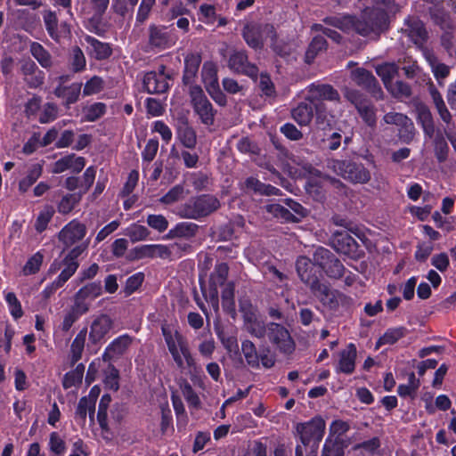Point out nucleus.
I'll return each instance as SVG.
<instances>
[{
	"instance_id": "nucleus-1",
	"label": "nucleus",
	"mask_w": 456,
	"mask_h": 456,
	"mask_svg": "<svg viewBox=\"0 0 456 456\" xmlns=\"http://www.w3.org/2000/svg\"><path fill=\"white\" fill-rule=\"evenodd\" d=\"M374 6L367 7L361 19L355 20L354 17L346 14H335L325 17L322 21L324 24L340 29L343 32H349L354 29L362 37H373L375 38L387 29L388 17L387 12H395L398 6L391 0H372Z\"/></svg>"
},
{
	"instance_id": "nucleus-2",
	"label": "nucleus",
	"mask_w": 456,
	"mask_h": 456,
	"mask_svg": "<svg viewBox=\"0 0 456 456\" xmlns=\"http://www.w3.org/2000/svg\"><path fill=\"white\" fill-rule=\"evenodd\" d=\"M221 208L218 198L213 194H200L191 197L177 207L176 214L186 219L200 220L217 211Z\"/></svg>"
},
{
	"instance_id": "nucleus-3",
	"label": "nucleus",
	"mask_w": 456,
	"mask_h": 456,
	"mask_svg": "<svg viewBox=\"0 0 456 456\" xmlns=\"http://www.w3.org/2000/svg\"><path fill=\"white\" fill-rule=\"evenodd\" d=\"M161 331L168 351L176 362L177 367L181 369L194 367V360L184 337L178 330H173L169 325H162Z\"/></svg>"
},
{
	"instance_id": "nucleus-4",
	"label": "nucleus",
	"mask_w": 456,
	"mask_h": 456,
	"mask_svg": "<svg viewBox=\"0 0 456 456\" xmlns=\"http://www.w3.org/2000/svg\"><path fill=\"white\" fill-rule=\"evenodd\" d=\"M326 423L321 416H315L307 422L298 423L296 426V433L301 444H297L295 456H304V446L312 443L311 447L317 446L325 433Z\"/></svg>"
},
{
	"instance_id": "nucleus-5",
	"label": "nucleus",
	"mask_w": 456,
	"mask_h": 456,
	"mask_svg": "<svg viewBox=\"0 0 456 456\" xmlns=\"http://www.w3.org/2000/svg\"><path fill=\"white\" fill-rule=\"evenodd\" d=\"M327 167L336 175L353 183H367L370 180V171L360 162L330 159Z\"/></svg>"
},
{
	"instance_id": "nucleus-6",
	"label": "nucleus",
	"mask_w": 456,
	"mask_h": 456,
	"mask_svg": "<svg viewBox=\"0 0 456 456\" xmlns=\"http://www.w3.org/2000/svg\"><path fill=\"white\" fill-rule=\"evenodd\" d=\"M241 35L246 44L254 50L263 49L265 41L268 38L274 44L277 37L274 27L269 23H247Z\"/></svg>"
},
{
	"instance_id": "nucleus-7",
	"label": "nucleus",
	"mask_w": 456,
	"mask_h": 456,
	"mask_svg": "<svg viewBox=\"0 0 456 456\" xmlns=\"http://www.w3.org/2000/svg\"><path fill=\"white\" fill-rule=\"evenodd\" d=\"M241 352L247 364L250 368L258 369L262 367L271 369L274 367L276 354L268 346H263L257 351L252 341L245 339L241 343Z\"/></svg>"
},
{
	"instance_id": "nucleus-8",
	"label": "nucleus",
	"mask_w": 456,
	"mask_h": 456,
	"mask_svg": "<svg viewBox=\"0 0 456 456\" xmlns=\"http://www.w3.org/2000/svg\"><path fill=\"white\" fill-rule=\"evenodd\" d=\"M190 97L194 112L199 116L201 123L212 126L215 122L216 111L209 102L202 88L199 86L190 87Z\"/></svg>"
},
{
	"instance_id": "nucleus-9",
	"label": "nucleus",
	"mask_w": 456,
	"mask_h": 456,
	"mask_svg": "<svg viewBox=\"0 0 456 456\" xmlns=\"http://www.w3.org/2000/svg\"><path fill=\"white\" fill-rule=\"evenodd\" d=\"M266 336L281 354L289 356L295 351L296 344L289 331L283 325L276 322L268 323Z\"/></svg>"
},
{
	"instance_id": "nucleus-10",
	"label": "nucleus",
	"mask_w": 456,
	"mask_h": 456,
	"mask_svg": "<svg viewBox=\"0 0 456 456\" xmlns=\"http://www.w3.org/2000/svg\"><path fill=\"white\" fill-rule=\"evenodd\" d=\"M350 77L359 86L377 101L384 99V92L371 71L364 68H356L351 71Z\"/></svg>"
},
{
	"instance_id": "nucleus-11",
	"label": "nucleus",
	"mask_w": 456,
	"mask_h": 456,
	"mask_svg": "<svg viewBox=\"0 0 456 456\" xmlns=\"http://www.w3.org/2000/svg\"><path fill=\"white\" fill-rule=\"evenodd\" d=\"M177 37L167 27L151 24L148 28V45L151 49L165 50L172 47Z\"/></svg>"
},
{
	"instance_id": "nucleus-12",
	"label": "nucleus",
	"mask_w": 456,
	"mask_h": 456,
	"mask_svg": "<svg viewBox=\"0 0 456 456\" xmlns=\"http://www.w3.org/2000/svg\"><path fill=\"white\" fill-rule=\"evenodd\" d=\"M228 68L234 73L247 76L252 79H256L258 76V68L256 65L248 61V56L246 50H234L228 59Z\"/></svg>"
},
{
	"instance_id": "nucleus-13",
	"label": "nucleus",
	"mask_w": 456,
	"mask_h": 456,
	"mask_svg": "<svg viewBox=\"0 0 456 456\" xmlns=\"http://www.w3.org/2000/svg\"><path fill=\"white\" fill-rule=\"evenodd\" d=\"M307 100L311 101L314 105L320 103L322 105V113L325 111L323 101L339 102L340 95L337 89L328 84H312L309 86Z\"/></svg>"
},
{
	"instance_id": "nucleus-14",
	"label": "nucleus",
	"mask_w": 456,
	"mask_h": 456,
	"mask_svg": "<svg viewBox=\"0 0 456 456\" xmlns=\"http://www.w3.org/2000/svg\"><path fill=\"white\" fill-rule=\"evenodd\" d=\"M296 267L301 281L306 284L312 291L321 284L319 279L321 272L309 258L305 256L298 257Z\"/></svg>"
},
{
	"instance_id": "nucleus-15",
	"label": "nucleus",
	"mask_w": 456,
	"mask_h": 456,
	"mask_svg": "<svg viewBox=\"0 0 456 456\" xmlns=\"http://www.w3.org/2000/svg\"><path fill=\"white\" fill-rule=\"evenodd\" d=\"M322 105L318 103L314 105L311 101L305 97L304 102H299L295 108L291 110L292 118L301 126L310 125L314 118V110H315L317 118L322 114Z\"/></svg>"
},
{
	"instance_id": "nucleus-16",
	"label": "nucleus",
	"mask_w": 456,
	"mask_h": 456,
	"mask_svg": "<svg viewBox=\"0 0 456 456\" xmlns=\"http://www.w3.org/2000/svg\"><path fill=\"white\" fill-rule=\"evenodd\" d=\"M86 234V227L77 220H72L67 224L59 233V240L69 248L81 241Z\"/></svg>"
},
{
	"instance_id": "nucleus-17",
	"label": "nucleus",
	"mask_w": 456,
	"mask_h": 456,
	"mask_svg": "<svg viewBox=\"0 0 456 456\" xmlns=\"http://www.w3.org/2000/svg\"><path fill=\"white\" fill-rule=\"evenodd\" d=\"M85 166L86 159L84 157L70 153L56 160L52 172L53 174H61L66 170H70L72 173L78 174L84 169Z\"/></svg>"
},
{
	"instance_id": "nucleus-18",
	"label": "nucleus",
	"mask_w": 456,
	"mask_h": 456,
	"mask_svg": "<svg viewBox=\"0 0 456 456\" xmlns=\"http://www.w3.org/2000/svg\"><path fill=\"white\" fill-rule=\"evenodd\" d=\"M332 246L340 254L354 257L358 249L357 241L347 232H337L332 239Z\"/></svg>"
},
{
	"instance_id": "nucleus-19",
	"label": "nucleus",
	"mask_w": 456,
	"mask_h": 456,
	"mask_svg": "<svg viewBox=\"0 0 456 456\" xmlns=\"http://www.w3.org/2000/svg\"><path fill=\"white\" fill-rule=\"evenodd\" d=\"M169 78L168 75L157 74V71L147 72L142 80L143 87L151 94L166 93L169 88L167 82Z\"/></svg>"
},
{
	"instance_id": "nucleus-20",
	"label": "nucleus",
	"mask_w": 456,
	"mask_h": 456,
	"mask_svg": "<svg viewBox=\"0 0 456 456\" xmlns=\"http://www.w3.org/2000/svg\"><path fill=\"white\" fill-rule=\"evenodd\" d=\"M112 325V320L109 315L102 314L98 316L91 324L89 342L94 345L100 343L110 332Z\"/></svg>"
},
{
	"instance_id": "nucleus-21",
	"label": "nucleus",
	"mask_w": 456,
	"mask_h": 456,
	"mask_svg": "<svg viewBox=\"0 0 456 456\" xmlns=\"http://www.w3.org/2000/svg\"><path fill=\"white\" fill-rule=\"evenodd\" d=\"M131 344L130 336L125 334L118 337L106 347L102 360L109 362L115 361L126 352Z\"/></svg>"
},
{
	"instance_id": "nucleus-22",
	"label": "nucleus",
	"mask_w": 456,
	"mask_h": 456,
	"mask_svg": "<svg viewBox=\"0 0 456 456\" xmlns=\"http://www.w3.org/2000/svg\"><path fill=\"white\" fill-rule=\"evenodd\" d=\"M175 248V245L167 246L161 244H151V245H142L140 247H136L134 250L135 253V258L141 259L144 257H160V258H168L172 254V249Z\"/></svg>"
},
{
	"instance_id": "nucleus-23",
	"label": "nucleus",
	"mask_w": 456,
	"mask_h": 456,
	"mask_svg": "<svg viewBox=\"0 0 456 456\" xmlns=\"http://www.w3.org/2000/svg\"><path fill=\"white\" fill-rule=\"evenodd\" d=\"M430 19L443 30H453L454 24L450 13L444 9L440 2L432 3L428 8Z\"/></svg>"
},
{
	"instance_id": "nucleus-24",
	"label": "nucleus",
	"mask_w": 456,
	"mask_h": 456,
	"mask_svg": "<svg viewBox=\"0 0 456 456\" xmlns=\"http://www.w3.org/2000/svg\"><path fill=\"white\" fill-rule=\"evenodd\" d=\"M85 41L87 44L86 52L88 55L97 61L106 60L112 53V49L109 43L102 42L88 35L85 37Z\"/></svg>"
},
{
	"instance_id": "nucleus-25",
	"label": "nucleus",
	"mask_w": 456,
	"mask_h": 456,
	"mask_svg": "<svg viewBox=\"0 0 456 456\" xmlns=\"http://www.w3.org/2000/svg\"><path fill=\"white\" fill-rule=\"evenodd\" d=\"M82 83H72L69 86H57L53 91L56 97L63 101L65 108L69 109L71 104L76 103L81 93Z\"/></svg>"
},
{
	"instance_id": "nucleus-26",
	"label": "nucleus",
	"mask_w": 456,
	"mask_h": 456,
	"mask_svg": "<svg viewBox=\"0 0 456 456\" xmlns=\"http://www.w3.org/2000/svg\"><path fill=\"white\" fill-rule=\"evenodd\" d=\"M78 266V262H72L64 257L59 263L53 262L50 266L49 272L55 273L57 270H61V273L56 278V284L64 285L74 275Z\"/></svg>"
},
{
	"instance_id": "nucleus-27",
	"label": "nucleus",
	"mask_w": 456,
	"mask_h": 456,
	"mask_svg": "<svg viewBox=\"0 0 456 456\" xmlns=\"http://www.w3.org/2000/svg\"><path fill=\"white\" fill-rule=\"evenodd\" d=\"M407 28L404 29L411 41L418 45H423L428 39V32L424 23L417 18H408L405 20Z\"/></svg>"
},
{
	"instance_id": "nucleus-28",
	"label": "nucleus",
	"mask_w": 456,
	"mask_h": 456,
	"mask_svg": "<svg viewBox=\"0 0 456 456\" xmlns=\"http://www.w3.org/2000/svg\"><path fill=\"white\" fill-rule=\"evenodd\" d=\"M417 121L421 126L424 134L428 138H433L435 135V121L429 108L424 104L419 103L416 106Z\"/></svg>"
},
{
	"instance_id": "nucleus-29",
	"label": "nucleus",
	"mask_w": 456,
	"mask_h": 456,
	"mask_svg": "<svg viewBox=\"0 0 456 456\" xmlns=\"http://www.w3.org/2000/svg\"><path fill=\"white\" fill-rule=\"evenodd\" d=\"M312 292L330 309H336L338 306V291L330 289L326 284L321 283Z\"/></svg>"
},
{
	"instance_id": "nucleus-30",
	"label": "nucleus",
	"mask_w": 456,
	"mask_h": 456,
	"mask_svg": "<svg viewBox=\"0 0 456 456\" xmlns=\"http://www.w3.org/2000/svg\"><path fill=\"white\" fill-rule=\"evenodd\" d=\"M426 59L438 85L440 86H444L445 78L450 75L451 67L441 62L434 54L431 53L428 54Z\"/></svg>"
},
{
	"instance_id": "nucleus-31",
	"label": "nucleus",
	"mask_w": 456,
	"mask_h": 456,
	"mask_svg": "<svg viewBox=\"0 0 456 456\" xmlns=\"http://www.w3.org/2000/svg\"><path fill=\"white\" fill-rule=\"evenodd\" d=\"M86 329L81 330L70 346V355L69 358V367L72 368L81 359L85 348Z\"/></svg>"
},
{
	"instance_id": "nucleus-32",
	"label": "nucleus",
	"mask_w": 456,
	"mask_h": 456,
	"mask_svg": "<svg viewBox=\"0 0 456 456\" xmlns=\"http://www.w3.org/2000/svg\"><path fill=\"white\" fill-rule=\"evenodd\" d=\"M95 403L96 400L94 398L87 396L80 398L75 415L76 419H78L81 424H85L87 413L90 420L94 421Z\"/></svg>"
},
{
	"instance_id": "nucleus-33",
	"label": "nucleus",
	"mask_w": 456,
	"mask_h": 456,
	"mask_svg": "<svg viewBox=\"0 0 456 456\" xmlns=\"http://www.w3.org/2000/svg\"><path fill=\"white\" fill-rule=\"evenodd\" d=\"M383 120L386 124L395 125L413 135L414 125L412 120L405 114L400 112H388L384 115Z\"/></svg>"
},
{
	"instance_id": "nucleus-34",
	"label": "nucleus",
	"mask_w": 456,
	"mask_h": 456,
	"mask_svg": "<svg viewBox=\"0 0 456 456\" xmlns=\"http://www.w3.org/2000/svg\"><path fill=\"white\" fill-rule=\"evenodd\" d=\"M203 80L208 94L220 89L217 71L213 64L205 63L202 70Z\"/></svg>"
},
{
	"instance_id": "nucleus-35",
	"label": "nucleus",
	"mask_w": 456,
	"mask_h": 456,
	"mask_svg": "<svg viewBox=\"0 0 456 456\" xmlns=\"http://www.w3.org/2000/svg\"><path fill=\"white\" fill-rule=\"evenodd\" d=\"M200 64V57L196 54H189L184 60V70L183 82L185 85L191 84L196 76Z\"/></svg>"
},
{
	"instance_id": "nucleus-36",
	"label": "nucleus",
	"mask_w": 456,
	"mask_h": 456,
	"mask_svg": "<svg viewBox=\"0 0 456 456\" xmlns=\"http://www.w3.org/2000/svg\"><path fill=\"white\" fill-rule=\"evenodd\" d=\"M265 211L272 215L273 217H276L278 219H281L284 222H293L297 223L298 222V218L295 216L294 214L290 212L289 208L286 207L278 204V203H272L267 204L265 207Z\"/></svg>"
},
{
	"instance_id": "nucleus-37",
	"label": "nucleus",
	"mask_w": 456,
	"mask_h": 456,
	"mask_svg": "<svg viewBox=\"0 0 456 456\" xmlns=\"http://www.w3.org/2000/svg\"><path fill=\"white\" fill-rule=\"evenodd\" d=\"M356 358V347L354 344H349L340 353L339 370H354Z\"/></svg>"
},
{
	"instance_id": "nucleus-38",
	"label": "nucleus",
	"mask_w": 456,
	"mask_h": 456,
	"mask_svg": "<svg viewBox=\"0 0 456 456\" xmlns=\"http://www.w3.org/2000/svg\"><path fill=\"white\" fill-rule=\"evenodd\" d=\"M399 67L394 62L379 65L376 68L378 76L382 79L385 87L393 83V78L398 74Z\"/></svg>"
},
{
	"instance_id": "nucleus-39",
	"label": "nucleus",
	"mask_w": 456,
	"mask_h": 456,
	"mask_svg": "<svg viewBox=\"0 0 456 456\" xmlns=\"http://www.w3.org/2000/svg\"><path fill=\"white\" fill-rule=\"evenodd\" d=\"M199 231V225L195 223L182 222L177 224L174 229L170 230L169 234L174 237L192 238Z\"/></svg>"
},
{
	"instance_id": "nucleus-40",
	"label": "nucleus",
	"mask_w": 456,
	"mask_h": 456,
	"mask_svg": "<svg viewBox=\"0 0 456 456\" xmlns=\"http://www.w3.org/2000/svg\"><path fill=\"white\" fill-rule=\"evenodd\" d=\"M406 329L404 327H396L388 329L377 343L376 348H379L383 345H393L405 335Z\"/></svg>"
},
{
	"instance_id": "nucleus-41",
	"label": "nucleus",
	"mask_w": 456,
	"mask_h": 456,
	"mask_svg": "<svg viewBox=\"0 0 456 456\" xmlns=\"http://www.w3.org/2000/svg\"><path fill=\"white\" fill-rule=\"evenodd\" d=\"M342 142V134L338 131H329L324 134V137L320 142H317L319 147L327 149L329 151H337Z\"/></svg>"
},
{
	"instance_id": "nucleus-42",
	"label": "nucleus",
	"mask_w": 456,
	"mask_h": 456,
	"mask_svg": "<svg viewBox=\"0 0 456 456\" xmlns=\"http://www.w3.org/2000/svg\"><path fill=\"white\" fill-rule=\"evenodd\" d=\"M359 116L363 122L370 127L376 126L377 117L374 105L369 101L356 108Z\"/></svg>"
},
{
	"instance_id": "nucleus-43",
	"label": "nucleus",
	"mask_w": 456,
	"mask_h": 456,
	"mask_svg": "<svg viewBox=\"0 0 456 456\" xmlns=\"http://www.w3.org/2000/svg\"><path fill=\"white\" fill-rule=\"evenodd\" d=\"M327 47V41L322 36H316L311 41L307 51L305 53V61L312 63L315 59L316 55L325 50Z\"/></svg>"
},
{
	"instance_id": "nucleus-44",
	"label": "nucleus",
	"mask_w": 456,
	"mask_h": 456,
	"mask_svg": "<svg viewBox=\"0 0 456 456\" xmlns=\"http://www.w3.org/2000/svg\"><path fill=\"white\" fill-rule=\"evenodd\" d=\"M178 139L187 149H193L197 143V136L194 129L187 124L180 126L177 132Z\"/></svg>"
},
{
	"instance_id": "nucleus-45",
	"label": "nucleus",
	"mask_w": 456,
	"mask_h": 456,
	"mask_svg": "<svg viewBox=\"0 0 456 456\" xmlns=\"http://www.w3.org/2000/svg\"><path fill=\"white\" fill-rule=\"evenodd\" d=\"M69 63L75 72H81L85 69L86 61L83 51L78 46H73L69 53Z\"/></svg>"
},
{
	"instance_id": "nucleus-46",
	"label": "nucleus",
	"mask_w": 456,
	"mask_h": 456,
	"mask_svg": "<svg viewBox=\"0 0 456 456\" xmlns=\"http://www.w3.org/2000/svg\"><path fill=\"white\" fill-rule=\"evenodd\" d=\"M229 273V266L226 263H220L215 266L210 275V287H219L226 283Z\"/></svg>"
},
{
	"instance_id": "nucleus-47",
	"label": "nucleus",
	"mask_w": 456,
	"mask_h": 456,
	"mask_svg": "<svg viewBox=\"0 0 456 456\" xmlns=\"http://www.w3.org/2000/svg\"><path fill=\"white\" fill-rule=\"evenodd\" d=\"M102 293V287L101 281H93L86 284L76 293L79 298L94 299L101 296Z\"/></svg>"
},
{
	"instance_id": "nucleus-48",
	"label": "nucleus",
	"mask_w": 456,
	"mask_h": 456,
	"mask_svg": "<svg viewBox=\"0 0 456 456\" xmlns=\"http://www.w3.org/2000/svg\"><path fill=\"white\" fill-rule=\"evenodd\" d=\"M435 156L439 163L444 162L448 158L449 146L441 133H437L434 138Z\"/></svg>"
},
{
	"instance_id": "nucleus-49",
	"label": "nucleus",
	"mask_w": 456,
	"mask_h": 456,
	"mask_svg": "<svg viewBox=\"0 0 456 456\" xmlns=\"http://www.w3.org/2000/svg\"><path fill=\"white\" fill-rule=\"evenodd\" d=\"M107 110V106L103 102H94L83 109L85 119L88 122H94L102 118Z\"/></svg>"
},
{
	"instance_id": "nucleus-50",
	"label": "nucleus",
	"mask_w": 456,
	"mask_h": 456,
	"mask_svg": "<svg viewBox=\"0 0 456 456\" xmlns=\"http://www.w3.org/2000/svg\"><path fill=\"white\" fill-rule=\"evenodd\" d=\"M386 88L397 99L409 98L412 94L411 86L402 80H396Z\"/></svg>"
},
{
	"instance_id": "nucleus-51",
	"label": "nucleus",
	"mask_w": 456,
	"mask_h": 456,
	"mask_svg": "<svg viewBox=\"0 0 456 456\" xmlns=\"http://www.w3.org/2000/svg\"><path fill=\"white\" fill-rule=\"evenodd\" d=\"M30 53L44 68L51 66V55L40 44L30 43Z\"/></svg>"
},
{
	"instance_id": "nucleus-52",
	"label": "nucleus",
	"mask_w": 456,
	"mask_h": 456,
	"mask_svg": "<svg viewBox=\"0 0 456 456\" xmlns=\"http://www.w3.org/2000/svg\"><path fill=\"white\" fill-rule=\"evenodd\" d=\"M215 331L223 346L230 352L238 349V341L235 336L229 334L224 328L216 325Z\"/></svg>"
},
{
	"instance_id": "nucleus-53",
	"label": "nucleus",
	"mask_w": 456,
	"mask_h": 456,
	"mask_svg": "<svg viewBox=\"0 0 456 456\" xmlns=\"http://www.w3.org/2000/svg\"><path fill=\"white\" fill-rule=\"evenodd\" d=\"M419 387V379L415 377L414 372H411L408 376V383L399 385L397 393L402 397H413Z\"/></svg>"
},
{
	"instance_id": "nucleus-54",
	"label": "nucleus",
	"mask_w": 456,
	"mask_h": 456,
	"mask_svg": "<svg viewBox=\"0 0 456 456\" xmlns=\"http://www.w3.org/2000/svg\"><path fill=\"white\" fill-rule=\"evenodd\" d=\"M111 402V397L110 395H103L100 400L98 412H97V420L102 430H108V421H107V411Z\"/></svg>"
},
{
	"instance_id": "nucleus-55",
	"label": "nucleus",
	"mask_w": 456,
	"mask_h": 456,
	"mask_svg": "<svg viewBox=\"0 0 456 456\" xmlns=\"http://www.w3.org/2000/svg\"><path fill=\"white\" fill-rule=\"evenodd\" d=\"M43 20L45 22V28L49 34V36L54 40L58 41L57 36V25L58 19L55 12L51 10H45L43 12Z\"/></svg>"
},
{
	"instance_id": "nucleus-56",
	"label": "nucleus",
	"mask_w": 456,
	"mask_h": 456,
	"mask_svg": "<svg viewBox=\"0 0 456 456\" xmlns=\"http://www.w3.org/2000/svg\"><path fill=\"white\" fill-rule=\"evenodd\" d=\"M53 214L54 209L52 206H45V208L39 212L36 220L35 229L37 232L41 233L46 229Z\"/></svg>"
},
{
	"instance_id": "nucleus-57",
	"label": "nucleus",
	"mask_w": 456,
	"mask_h": 456,
	"mask_svg": "<svg viewBox=\"0 0 456 456\" xmlns=\"http://www.w3.org/2000/svg\"><path fill=\"white\" fill-rule=\"evenodd\" d=\"M335 255L330 251L329 249L319 247L315 249L313 256V264L317 267H320L322 270L324 266H327L330 260L333 258Z\"/></svg>"
},
{
	"instance_id": "nucleus-58",
	"label": "nucleus",
	"mask_w": 456,
	"mask_h": 456,
	"mask_svg": "<svg viewBox=\"0 0 456 456\" xmlns=\"http://www.w3.org/2000/svg\"><path fill=\"white\" fill-rule=\"evenodd\" d=\"M81 193L67 194L61 200L58 205V211L61 214L69 213L81 200Z\"/></svg>"
},
{
	"instance_id": "nucleus-59",
	"label": "nucleus",
	"mask_w": 456,
	"mask_h": 456,
	"mask_svg": "<svg viewBox=\"0 0 456 456\" xmlns=\"http://www.w3.org/2000/svg\"><path fill=\"white\" fill-rule=\"evenodd\" d=\"M343 95L355 109L369 101L364 94L354 88L346 87L343 90Z\"/></svg>"
},
{
	"instance_id": "nucleus-60",
	"label": "nucleus",
	"mask_w": 456,
	"mask_h": 456,
	"mask_svg": "<svg viewBox=\"0 0 456 456\" xmlns=\"http://www.w3.org/2000/svg\"><path fill=\"white\" fill-rule=\"evenodd\" d=\"M322 271L330 278L339 279L344 275L345 266L341 261L334 256L330 263H329L327 266H324Z\"/></svg>"
},
{
	"instance_id": "nucleus-61",
	"label": "nucleus",
	"mask_w": 456,
	"mask_h": 456,
	"mask_svg": "<svg viewBox=\"0 0 456 456\" xmlns=\"http://www.w3.org/2000/svg\"><path fill=\"white\" fill-rule=\"evenodd\" d=\"M104 87V81L98 76H94L86 84L83 89L84 96H89L100 93Z\"/></svg>"
},
{
	"instance_id": "nucleus-62",
	"label": "nucleus",
	"mask_w": 456,
	"mask_h": 456,
	"mask_svg": "<svg viewBox=\"0 0 456 456\" xmlns=\"http://www.w3.org/2000/svg\"><path fill=\"white\" fill-rule=\"evenodd\" d=\"M96 175V168L93 166L87 167L80 180V191L78 193L85 194L93 185Z\"/></svg>"
},
{
	"instance_id": "nucleus-63",
	"label": "nucleus",
	"mask_w": 456,
	"mask_h": 456,
	"mask_svg": "<svg viewBox=\"0 0 456 456\" xmlns=\"http://www.w3.org/2000/svg\"><path fill=\"white\" fill-rule=\"evenodd\" d=\"M322 456H344V450L338 442L328 437L323 444Z\"/></svg>"
},
{
	"instance_id": "nucleus-64",
	"label": "nucleus",
	"mask_w": 456,
	"mask_h": 456,
	"mask_svg": "<svg viewBox=\"0 0 456 456\" xmlns=\"http://www.w3.org/2000/svg\"><path fill=\"white\" fill-rule=\"evenodd\" d=\"M184 193V187L181 184H177L171 188L164 196H162L159 201L163 204H172L178 201Z\"/></svg>"
}]
</instances>
